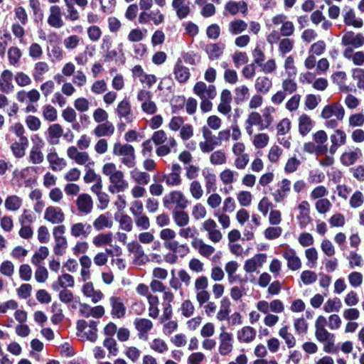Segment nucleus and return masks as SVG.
Masks as SVG:
<instances>
[{"mask_svg":"<svg viewBox=\"0 0 364 364\" xmlns=\"http://www.w3.org/2000/svg\"><path fill=\"white\" fill-rule=\"evenodd\" d=\"M131 179L138 185L146 186L151 180L149 173L142 171L136 168L133 169L129 173Z\"/></svg>","mask_w":364,"mask_h":364,"instance_id":"41","label":"nucleus"},{"mask_svg":"<svg viewBox=\"0 0 364 364\" xmlns=\"http://www.w3.org/2000/svg\"><path fill=\"white\" fill-rule=\"evenodd\" d=\"M49 13L48 24L55 28H62L64 26V22L62 18L60 8L57 5L51 6L49 9Z\"/></svg>","mask_w":364,"mask_h":364,"instance_id":"24","label":"nucleus"},{"mask_svg":"<svg viewBox=\"0 0 364 364\" xmlns=\"http://www.w3.org/2000/svg\"><path fill=\"white\" fill-rule=\"evenodd\" d=\"M238 173L230 168H226L220 172V179L224 185L231 184L237 181Z\"/></svg>","mask_w":364,"mask_h":364,"instance_id":"56","label":"nucleus"},{"mask_svg":"<svg viewBox=\"0 0 364 364\" xmlns=\"http://www.w3.org/2000/svg\"><path fill=\"white\" fill-rule=\"evenodd\" d=\"M172 218L176 225L181 228L186 227L190 220L189 215L184 209H174L172 212Z\"/></svg>","mask_w":364,"mask_h":364,"instance_id":"50","label":"nucleus"},{"mask_svg":"<svg viewBox=\"0 0 364 364\" xmlns=\"http://www.w3.org/2000/svg\"><path fill=\"white\" fill-rule=\"evenodd\" d=\"M186 0H173L171 6L179 19L186 18L191 13L190 3Z\"/></svg>","mask_w":364,"mask_h":364,"instance_id":"33","label":"nucleus"},{"mask_svg":"<svg viewBox=\"0 0 364 364\" xmlns=\"http://www.w3.org/2000/svg\"><path fill=\"white\" fill-rule=\"evenodd\" d=\"M177 146V142L173 137H169L167 144H161L156 150V154L159 156H165L171 153V149Z\"/></svg>","mask_w":364,"mask_h":364,"instance_id":"55","label":"nucleus"},{"mask_svg":"<svg viewBox=\"0 0 364 364\" xmlns=\"http://www.w3.org/2000/svg\"><path fill=\"white\" fill-rule=\"evenodd\" d=\"M111 316L113 318H122L126 314V307L122 299L119 296H112L109 298Z\"/></svg>","mask_w":364,"mask_h":364,"instance_id":"23","label":"nucleus"},{"mask_svg":"<svg viewBox=\"0 0 364 364\" xmlns=\"http://www.w3.org/2000/svg\"><path fill=\"white\" fill-rule=\"evenodd\" d=\"M43 218L53 225H60L65 220V214L60 207L50 205L46 208Z\"/></svg>","mask_w":364,"mask_h":364,"instance_id":"15","label":"nucleus"},{"mask_svg":"<svg viewBox=\"0 0 364 364\" xmlns=\"http://www.w3.org/2000/svg\"><path fill=\"white\" fill-rule=\"evenodd\" d=\"M77 210L83 215L90 214L93 209V200L87 193L80 194L75 201Z\"/></svg>","mask_w":364,"mask_h":364,"instance_id":"22","label":"nucleus"},{"mask_svg":"<svg viewBox=\"0 0 364 364\" xmlns=\"http://www.w3.org/2000/svg\"><path fill=\"white\" fill-rule=\"evenodd\" d=\"M63 127L60 124H53L48 128L46 140L50 145L54 146L60 143V138L63 136Z\"/></svg>","mask_w":364,"mask_h":364,"instance_id":"31","label":"nucleus"},{"mask_svg":"<svg viewBox=\"0 0 364 364\" xmlns=\"http://www.w3.org/2000/svg\"><path fill=\"white\" fill-rule=\"evenodd\" d=\"M91 225L82 223H74L70 227V235L74 237L86 238L90 234Z\"/></svg>","mask_w":364,"mask_h":364,"instance_id":"36","label":"nucleus"},{"mask_svg":"<svg viewBox=\"0 0 364 364\" xmlns=\"http://www.w3.org/2000/svg\"><path fill=\"white\" fill-rule=\"evenodd\" d=\"M74 285V277L68 273H64L58 277L57 283H53L52 284V288L53 290L58 291L60 287L63 289H66L68 287L72 288Z\"/></svg>","mask_w":364,"mask_h":364,"instance_id":"44","label":"nucleus"},{"mask_svg":"<svg viewBox=\"0 0 364 364\" xmlns=\"http://www.w3.org/2000/svg\"><path fill=\"white\" fill-rule=\"evenodd\" d=\"M209 159L211 164L219 166L227 162V156L223 150H217L210 154Z\"/></svg>","mask_w":364,"mask_h":364,"instance_id":"61","label":"nucleus"},{"mask_svg":"<svg viewBox=\"0 0 364 364\" xmlns=\"http://www.w3.org/2000/svg\"><path fill=\"white\" fill-rule=\"evenodd\" d=\"M49 255L48 248L46 246H41L37 252L34 253L31 258V263L35 266H40L42 261H43Z\"/></svg>","mask_w":364,"mask_h":364,"instance_id":"60","label":"nucleus"},{"mask_svg":"<svg viewBox=\"0 0 364 364\" xmlns=\"http://www.w3.org/2000/svg\"><path fill=\"white\" fill-rule=\"evenodd\" d=\"M343 56L350 60L355 65H362L364 63V52L357 51L353 53L351 48H346L343 51Z\"/></svg>","mask_w":364,"mask_h":364,"instance_id":"51","label":"nucleus"},{"mask_svg":"<svg viewBox=\"0 0 364 364\" xmlns=\"http://www.w3.org/2000/svg\"><path fill=\"white\" fill-rule=\"evenodd\" d=\"M134 325L138 331L139 338L146 341L148 339V332L153 328L152 321L148 318H136L134 321Z\"/></svg>","mask_w":364,"mask_h":364,"instance_id":"20","label":"nucleus"},{"mask_svg":"<svg viewBox=\"0 0 364 364\" xmlns=\"http://www.w3.org/2000/svg\"><path fill=\"white\" fill-rule=\"evenodd\" d=\"M247 23L242 19H235L228 23V31L232 36H237L247 28Z\"/></svg>","mask_w":364,"mask_h":364,"instance_id":"49","label":"nucleus"},{"mask_svg":"<svg viewBox=\"0 0 364 364\" xmlns=\"http://www.w3.org/2000/svg\"><path fill=\"white\" fill-rule=\"evenodd\" d=\"M220 102L218 106V111L224 115L228 114L232 109L231 102L232 100L231 92L228 89L222 90L220 97Z\"/></svg>","mask_w":364,"mask_h":364,"instance_id":"29","label":"nucleus"},{"mask_svg":"<svg viewBox=\"0 0 364 364\" xmlns=\"http://www.w3.org/2000/svg\"><path fill=\"white\" fill-rule=\"evenodd\" d=\"M326 323L327 320L323 316H318L315 321V337L320 343L335 340V335L326 328Z\"/></svg>","mask_w":364,"mask_h":364,"instance_id":"5","label":"nucleus"},{"mask_svg":"<svg viewBox=\"0 0 364 364\" xmlns=\"http://www.w3.org/2000/svg\"><path fill=\"white\" fill-rule=\"evenodd\" d=\"M83 294L89 298L93 303L96 304L103 298V294L100 290H95L93 284L90 282H86L82 287Z\"/></svg>","mask_w":364,"mask_h":364,"instance_id":"40","label":"nucleus"},{"mask_svg":"<svg viewBox=\"0 0 364 364\" xmlns=\"http://www.w3.org/2000/svg\"><path fill=\"white\" fill-rule=\"evenodd\" d=\"M231 302L228 297H223L220 301L219 311L216 314V318L220 321H223L228 319L231 311L230 309Z\"/></svg>","mask_w":364,"mask_h":364,"instance_id":"45","label":"nucleus"},{"mask_svg":"<svg viewBox=\"0 0 364 364\" xmlns=\"http://www.w3.org/2000/svg\"><path fill=\"white\" fill-rule=\"evenodd\" d=\"M193 91L200 99L213 100L217 96L216 87L214 85H207L203 81L197 82L193 87Z\"/></svg>","mask_w":364,"mask_h":364,"instance_id":"11","label":"nucleus"},{"mask_svg":"<svg viewBox=\"0 0 364 364\" xmlns=\"http://www.w3.org/2000/svg\"><path fill=\"white\" fill-rule=\"evenodd\" d=\"M28 146V138L21 137L18 139V141H15L11 145V150L16 158L21 159L24 156Z\"/></svg>","mask_w":364,"mask_h":364,"instance_id":"38","label":"nucleus"},{"mask_svg":"<svg viewBox=\"0 0 364 364\" xmlns=\"http://www.w3.org/2000/svg\"><path fill=\"white\" fill-rule=\"evenodd\" d=\"M115 131V127L112 122L107 121L98 124L92 130V134L97 138L110 137Z\"/></svg>","mask_w":364,"mask_h":364,"instance_id":"28","label":"nucleus"},{"mask_svg":"<svg viewBox=\"0 0 364 364\" xmlns=\"http://www.w3.org/2000/svg\"><path fill=\"white\" fill-rule=\"evenodd\" d=\"M116 112L119 118H124L127 122L130 123L133 121V114L128 99L124 98L119 102L116 108Z\"/></svg>","mask_w":364,"mask_h":364,"instance_id":"30","label":"nucleus"},{"mask_svg":"<svg viewBox=\"0 0 364 364\" xmlns=\"http://www.w3.org/2000/svg\"><path fill=\"white\" fill-rule=\"evenodd\" d=\"M202 175L204 177L206 192H215L217 189L215 174L209 170H203Z\"/></svg>","mask_w":364,"mask_h":364,"instance_id":"48","label":"nucleus"},{"mask_svg":"<svg viewBox=\"0 0 364 364\" xmlns=\"http://www.w3.org/2000/svg\"><path fill=\"white\" fill-rule=\"evenodd\" d=\"M221 333L219 335V353L222 355L230 354L233 349V336L225 331V327L220 328Z\"/></svg>","mask_w":364,"mask_h":364,"instance_id":"14","label":"nucleus"},{"mask_svg":"<svg viewBox=\"0 0 364 364\" xmlns=\"http://www.w3.org/2000/svg\"><path fill=\"white\" fill-rule=\"evenodd\" d=\"M331 145L328 149L331 154H334L338 149L346 143L347 136L344 131L336 129L334 133L330 136Z\"/></svg>","mask_w":364,"mask_h":364,"instance_id":"25","label":"nucleus"},{"mask_svg":"<svg viewBox=\"0 0 364 364\" xmlns=\"http://www.w3.org/2000/svg\"><path fill=\"white\" fill-rule=\"evenodd\" d=\"M99 321L90 320H79L77 322V330L83 334L87 340L94 343L97 339V326Z\"/></svg>","mask_w":364,"mask_h":364,"instance_id":"4","label":"nucleus"},{"mask_svg":"<svg viewBox=\"0 0 364 364\" xmlns=\"http://www.w3.org/2000/svg\"><path fill=\"white\" fill-rule=\"evenodd\" d=\"M103 346L106 348L109 353V357L117 356L119 353L117 343L112 337H106L103 341Z\"/></svg>","mask_w":364,"mask_h":364,"instance_id":"63","label":"nucleus"},{"mask_svg":"<svg viewBox=\"0 0 364 364\" xmlns=\"http://www.w3.org/2000/svg\"><path fill=\"white\" fill-rule=\"evenodd\" d=\"M181 167L178 164H173L171 166V172L168 174H164L161 181H165L169 186H177L181 183Z\"/></svg>","mask_w":364,"mask_h":364,"instance_id":"21","label":"nucleus"},{"mask_svg":"<svg viewBox=\"0 0 364 364\" xmlns=\"http://www.w3.org/2000/svg\"><path fill=\"white\" fill-rule=\"evenodd\" d=\"M250 90L246 85L236 87L234 90V100L236 104L240 105L248 100Z\"/></svg>","mask_w":364,"mask_h":364,"instance_id":"52","label":"nucleus"},{"mask_svg":"<svg viewBox=\"0 0 364 364\" xmlns=\"http://www.w3.org/2000/svg\"><path fill=\"white\" fill-rule=\"evenodd\" d=\"M191 245L204 257H209L215 252V248L210 245L205 244L202 239L195 238L191 242Z\"/></svg>","mask_w":364,"mask_h":364,"instance_id":"37","label":"nucleus"},{"mask_svg":"<svg viewBox=\"0 0 364 364\" xmlns=\"http://www.w3.org/2000/svg\"><path fill=\"white\" fill-rule=\"evenodd\" d=\"M102 173L109 178L108 191L112 193L124 192L129 188V182L124 178V173L117 168V166L109 162L103 165Z\"/></svg>","mask_w":364,"mask_h":364,"instance_id":"1","label":"nucleus"},{"mask_svg":"<svg viewBox=\"0 0 364 364\" xmlns=\"http://www.w3.org/2000/svg\"><path fill=\"white\" fill-rule=\"evenodd\" d=\"M205 51L210 60H218L223 53L224 46L218 43H209L205 46Z\"/></svg>","mask_w":364,"mask_h":364,"instance_id":"46","label":"nucleus"},{"mask_svg":"<svg viewBox=\"0 0 364 364\" xmlns=\"http://www.w3.org/2000/svg\"><path fill=\"white\" fill-rule=\"evenodd\" d=\"M282 256L287 260V267L290 270L296 271L301 267V261L293 248H285L282 252Z\"/></svg>","mask_w":364,"mask_h":364,"instance_id":"18","label":"nucleus"},{"mask_svg":"<svg viewBox=\"0 0 364 364\" xmlns=\"http://www.w3.org/2000/svg\"><path fill=\"white\" fill-rule=\"evenodd\" d=\"M341 44L352 49L361 48L364 45V36L360 33H355L352 31H346L342 36Z\"/></svg>","mask_w":364,"mask_h":364,"instance_id":"10","label":"nucleus"},{"mask_svg":"<svg viewBox=\"0 0 364 364\" xmlns=\"http://www.w3.org/2000/svg\"><path fill=\"white\" fill-rule=\"evenodd\" d=\"M274 111L275 110L272 107H267L262 109V114H260V131L267 129L272 124L274 121V117L272 114L274 112Z\"/></svg>","mask_w":364,"mask_h":364,"instance_id":"47","label":"nucleus"},{"mask_svg":"<svg viewBox=\"0 0 364 364\" xmlns=\"http://www.w3.org/2000/svg\"><path fill=\"white\" fill-rule=\"evenodd\" d=\"M363 157L361 149L357 146H348L340 157L341 163L345 166L355 164Z\"/></svg>","mask_w":364,"mask_h":364,"instance_id":"9","label":"nucleus"},{"mask_svg":"<svg viewBox=\"0 0 364 364\" xmlns=\"http://www.w3.org/2000/svg\"><path fill=\"white\" fill-rule=\"evenodd\" d=\"M256 330L249 326H244L237 332V338L242 343H250L253 341L256 337Z\"/></svg>","mask_w":364,"mask_h":364,"instance_id":"39","label":"nucleus"},{"mask_svg":"<svg viewBox=\"0 0 364 364\" xmlns=\"http://www.w3.org/2000/svg\"><path fill=\"white\" fill-rule=\"evenodd\" d=\"M342 307V303L339 298L335 297L327 300L323 306V310L326 313L339 311Z\"/></svg>","mask_w":364,"mask_h":364,"instance_id":"62","label":"nucleus"},{"mask_svg":"<svg viewBox=\"0 0 364 364\" xmlns=\"http://www.w3.org/2000/svg\"><path fill=\"white\" fill-rule=\"evenodd\" d=\"M138 20L140 24H147L152 22L154 25L158 26L164 23V15L159 9L149 10L141 12Z\"/></svg>","mask_w":364,"mask_h":364,"instance_id":"13","label":"nucleus"},{"mask_svg":"<svg viewBox=\"0 0 364 364\" xmlns=\"http://www.w3.org/2000/svg\"><path fill=\"white\" fill-rule=\"evenodd\" d=\"M113 240V235L111 232L106 233H100L95 236L92 239V244L97 247L104 245H111Z\"/></svg>","mask_w":364,"mask_h":364,"instance_id":"54","label":"nucleus"},{"mask_svg":"<svg viewBox=\"0 0 364 364\" xmlns=\"http://www.w3.org/2000/svg\"><path fill=\"white\" fill-rule=\"evenodd\" d=\"M166 248L178 255L181 257L186 256L190 249L186 244H179L177 241H173L166 244Z\"/></svg>","mask_w":364,"mask_h":364,"instance_id":"53","label":"nucleus"},{"mask_svg":"<svg viewBox=\"0 0 364 364\" xmlns=\"http://www.w3.org/2000/svg\"><path fill=\"white\" fill-rule=\"evenodd\" d=\"M33 145L30 151L28 160L33 164H39L43 161L44 156L41 151L43 147L44 142L43 139L37 134L31 138Z\"/></svg>","mask_w":364,"mask_h":364,"instance_id":"7","label":"nucleus"},{"mask_svg":"<svg viewBox=\"0 0 364 364\" xmlns=\"http://www.w3.org/2000/svg\"><path fill=\"white\" fill-rule=\"evenodd\" d=\"M304 255L307 259L306 265L311 268L316 267L318 259L317 250L314 247H309L305 250Z\"/></svg>","mask_w":364,"mask_h":364,"instance_id":"59","label":"nucleus"},{"mask_svg":"<svg viewBox=\"0 0 364 364\" xmlns=\"http://www.w3.org/2000/svg\"><path fill=\"white\" fill-rule=\"evenodd\" d=\"M343 16L344 23L348 26L360 28L363 26V20L356 17L355 11L350 7L346 6L343 9Z\"/></svg>","mask_w":364,"mask_h":364,"instance_id":"26","label":"nucleus"},{"mask_svg":"<svg viewBox=\"0 0 364 364\" xmlns=\"http://www.w3.org/2000/svg\"><path fill=\"white\" fill-rule=\"evenodd\" d=\"M291 181L287 178L282 179L277 183V188L271 190V195L275 203H281L288 197L291 191Z\"/></svg>","mask_w":364,"mask_h":364,"instance_id":"6","label":"nucleus"},{"mask_svg":"<svg viewBox=\"0 0 364 364\" xmlns=\"http://www.w3.org/2000/svg\"><path fill=\"white\" fill-rule=\"evenodd\" d=\"M294 46V41L289 38H284L279 42V55L284 57L286 54L290 53Z\"/></svg>","mask_w":364,"mask_h":364,"instance_id":"58","label":"nucleus"},{"mask_svg":"<svg viewBox=\"0 0 364 364\" xmlns=\"http://www.w3.org/2000/svg\"><path fill=\"white\" fill-rule=\"evenodd\" d=\"M314 122L311 117L303 114L299 117V132L303 136L307 135L313 129Z\"/></svg>","mask_w":364,"mask_h":364,"instance_id":"42","label":"nucleus"},{"mask_svg":"<svg viewBox=\"0 0 364 364\" xmlns=\"http://www.w3.org/2000/svg\"><path fill=\"white\" fill-rule=\"evenodd\" d=\"M68 156L78 165H83L85 167L93 166L95 162L90 159L86 151H79L77 148L72 146L67 149Z\"/></svg>","mask_w":364,"mask_h":364,"instance_id":"8","label":"nucleus"},{"mask_svg":"<svg viewBox=\"0 0 364 364\" xmlns=\"http://www.w3.org/2000/svg\"><path fill=\"white\" fill-rule=\"evenodd\" d=\"M93 227L97 231H102L106 228H111L113 225L112 215L109 213L100 215L94 221Z\"/></svg>","mask_w":364,"mask_h":364,"instance_id":"35","label":"nucleus"},{"mask_svg":"<svg viewBox=\"0 0 364 364\" xmlns=\"http://www.w3.org/2000/svg\"><path fill=\"white\" fill-rule=\"evenodd\" d=\"M50 70L49 65L46 62H37L33 68L32 76L36 82H41L43 80V75Z\"/></svg>","mask_w":364,"mask_h":364,"instance_id":"43","label":"nucleus"},{"mask_svg":"<svg viewBox=\"0 0 364 364\" xmlns=\"http://www.w3.org/2000/svg\"><path fill=\"white\" fill-rule=\"evenodd\" d=\"M202 230L208 232V239L214 243L220 242L222 239V233L217 229V224L213 219H208L202 224Z\"/></svg>","mask_w":364,"mask_h":364,"instance_id":"17","label":"nucleus"},{"mask_svg":"<svg viewBox=\"0 0 364 364\" xmlns=\"http://www.w3.org/2000/svg\"><path fill=\"white\" fill-rule=\"evenodd\" d=\"M188 204V199L178 191H171L163 198V205L167 209L172 208L173 205H175L174 209H185Z\"/></svg>","mask_w":364,"mask_h":364,"instance_id":"3","label":"nucleus"},{"mask_svg":"<svg viewBox=\"0 0 364 364\" xmlns=\"http://www.w3.org/2000/svg\"><path fill=\"white\" fill-rule=\"evenodd\" d=\"M13 73L9 70H4L0 76V90L4 93L13 92L14 86L12 83Z\"/></svg>","mask_w":364,"mask_h":364,"instance_id":"34","label":"nucleus"},{"mask_svg":"<svg viewBox=\"0 0 364 364\" xmlns=\"http://www.w3.org/2000/svg\"><path fill=\"white\" fill-rule=\"evenodd\" d=\"M267 256L264 253H259L255 255L252 258L245 261L244 264V270L247 273L255 272L257 268L262 267L267 262Z\"/></svg>","mask_w":364,"mask_h":364,"instance_id":"19","label":"nucleus"},{"mask_svg":"<svg viewBox=\"0 0 364 364\" xmlns=\"http://www.w3.org/2000/svg\"><path fill=\"white\" fill-rule=\"evenodd\" d=\"M112 153L114 156L120 157V162L126 167L133 168L136 166V154L132 145L116 142Z\"/></svg>","mask_w":364,"mask_h":364,"instance_id":"2","label":"nucleus"},{"mask_svg":"<svg viewBox=\"0 0 364 364\" xmlns=\"http://www.w3.org/2000/svg\"><path fill=\"white\" fill-rule=\"evenodd\" d=\"M5 208L9 211H16L22 205V199L16 196H9L5 200Z\"/></svg>","mask_w":364,"mask_h":364,"instance_id":"57","label":"nucleus"},{"mask_svg":"<svg viewBox=\"0 0 364 364\" xmlns=\"http://www.w3.org/2000/svg\"><path fill=\"white\" fill-rule=\"evenodd\" d=\"M344 116L345 109L338 102L326 105L321 113V117L325 119H328L334 117L337 120L342 121Z\"/></svg>","mask_w":364,"mask_h":364,"instance_id":"12","label":"nucleus"},{"mask_svg":"<svg viewBox=\"0 0 364 364\" xmlns=\"http://www.w3.org/2000/svg\"><path fill=\"white\" fill-rule=\"evenodd\" d=\"M272 80L267 76H258L254 84L255 91L260 95L267 94L272 87Z\"/></svg>","mask_w":364,"mask_h":364,"instance_id":"32","label":"nucleus"},{"mask_svg":"<svg viewBox=\"0 0 364 364\" xmlns=\"http://www.w3.org/2000/svg\"><path fill=\"white\" fill-rule=\"evenodd\" d=\"M173 73L175 80L180 84L187 82L191 77L189 68L184 65L181 58H178L174 65Z\"/></svg>","mask_w":364,"mask_h":364,"instance_id":"16","label":"nucleus"},{"mask_svg":"<svg viewBox=\"0 0 364 364\" xmlns=\"http://www.w3.org/2000/svg\"><path fill=\"white\" fill-rule=\"evenodd\" d=\"M42 114L44 119L53 122L58 118L57 109L50 105H47L43 107Z\"/></svg>","mask_w":364,"mask_h":364,"instance_id":"64","label":"nucleus"},{"mask_svg":"<svg viewBox=\"0 0 364 364\" xmlns=\"http://www.w3.org/2000/svg\"><path fill=\"white\" fill-rule=\"evenodd\" d=\"M47 160L51 169L55 171L63 170L67 165L66 161L58 156L55 148L50 149Z\"/></svg>","mask_w":364,"mask_h":364,"instance_id":"27","label":"nucleus"}]
</instances>
